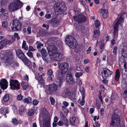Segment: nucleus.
<instances>
[{
  "instance_id": "1",
  "label": "nucleus",
  "mask_w": 127,
  "mask_h": 127,
  "mask_svg": "<svg viewBox=\"0 0 127 127\" xmlns=\"http://www.w3.org/2000/svg\"><path fill=\"white\" fill-rule=\"evenodd\" d=\"M65 42L71 48H74L76 52H81L84 47L83 44L82 43L77 44L76 40L71 36H67L65 39Z\"/></svg>"
},
{
  "instance_id": "12",
  "label": "nucleus",
  "mask_w": 127,
  "mask_h": 127,
  "mask_svg": "<svg viewBox=\"0 0 127 127\" xmlns=\"http://www.w3.org/2000/svg\"><path fill=\"white\" fill-rule=\"evenodd\" d=\"M8 83L7 80L4 78H3L0 80V86L1 88L3 90L6 89L8 87Z\"/></svg>"
},
{
  "instance_id": "13",
  "label": "nucleus",
  "mask_w": 127,
  "mask_h": 127,
  "mask_svg": "<svg viewBox=\"0 0 127 127\" xmlns=\"http://www.w3.org/2000/svg\"><path fill=\"white\" fill-rule=\"evenodd\" d=\"M47 49L48 52L51 53V54L59 52L58 48L54 45L48 46Z\"/></svg>"
},
{
  "instance_id": "52",
  "label": "nucleus",
  "mask_w": 127,
  "mask_h": 127,
  "mask_svg": "<svg viewBox=\"0 0 127 127\" xmlns=\"http://www.w3.org/2000/svg\"><path fill=\"white\" fill-rule=\"evenodd\" d=\"M126 61L125 60V61H123V63H124V68H125L126 69L125 70V71L126 72V69H127V60H126Z\"/></svg>"
},
{
  "instance_id": "23",
  "label": "nucleus",
  "mask_w": 127,
  "mask_h": 127,
  "mask_svg": "<svg viewBox=\"0 0 127 127\" xmlns=\"http://www.w3.org/2000/svg\"><path fill=\"white\" fill-rule=\"evenodd\" d=\"M44 75V73H42L41 75L38 74L35 76V78L38 80L39 83L40 85H43L44 83V80L42 78V76Z\"/></svg>"
},
{
  "instance_id": "2",
  "label": "nucleus",
  "mask_w": 127,
  "mask_h": 127,
  "mask_svg": "<svg viewBox=\"0 0 127 127\" xmlns=\"http://www.w3.org/2000/svg\"><path fill=\"white\" fill-rule=\"evenodd\" d=\"M59 67L61 72L58 73L56 81L57 84L60 86L64 81V75L66 73L69 68V65L67 63L64 62L60 64Z\"/></svg>"
},
{
  "instance_id": "64",
  "label": "nucleus",
  "mask_w": 127,
  "mask_h": 127,
  "mask_svg": "<svg viewBox=\"0 0 127 127\" xmlns=\"http://www.w3.org/2000/svg\"><path fill=\"white\" fill-rule=\"evenodd\" d=\"M42 27L44 28H46V30H47L49 29V26L48 24H44L42 25Z\"/></svg>"
},
{
  "instance_id": "46",
  "label": "nucleus",
  "mask_w": 127,
  "mask_h": 127,
  "mask_svg": "<svg viewBox=\"0 0 127 127\" xmlns=\"http://www.w3.org/2000/svg\"><path fill=\"white\" fill-rule=\"evenodd\" d=\"M117 49V48L116 46H114V47L113 48V52L114 55H115L116 54Z\"/></svg>"
},
{
  "instance_id": "25",
  "label": "nucleus",
  "mask_w": 127,
  "mask_h": 127,
  "mask_svg": "<svg viewBox=\"0 0 127 127\" xmlns=\"http://www.w3.org/2000/svg\"><path fill=\"white\" fill-rule=\"evenodd\" d=\"M8 109L6 108L1 107L0 109V112L1 114H3L5 118L7 117L6 114L9 113Z\"/></svg>"
},
{
  "instance_id": "8",
  "label": "nucleus",
  "mask_w": 127,
  "mask_h": 127,
  "mask_svg": "<svg viewBox=\"0 0 127 127\" xmlns=\"http://www.w3.org/2000/svg\"><path fill=\"white\" fill-rule=\"evenodd\" d=\"M54 8L58 10V12L59 14L64 13L66 10L65 5L64 3H61L57 2L54 4Z\"/></svg>"
},
{
  "instance_id": "61",
  "label": "nucleus",
  "mask_w": 127,
  "mask_h": 127,
  "mask_svg": "<svg viewBox=\"0 0 127 127\" xmlns=\"http://www.w3.org/2000/svg\"><path fill=\"white\" fill-rule=\"evenodd\" d=\"M23 96L21 94L17 96V98L18 100H20L22 99Z\"/></svg>"
},
{
  "instance_id": "48",
  "label": "nucleus",
  "mask_w": 127,
  "mask_h": 127,
  "mask_svg": "<svg viewBox=\"0 0 127 127\" xmlns=\"http://www.w3.org/2000/svg\"><path fill=\"white\" fill-rule=\"evenodd\" d=\"M27 54L30 58H32L33 57L32 53L30 51H28V52L27 53Z\"/></svg>"
},
{
  "instance_id": "29",
  "label": "nucleus",
  "mask_w": 127,
  "mask_h": 127,
  "mask_svg": "<svg viewBox=\"0 0 127 127\" xmlns=\"http://www.w3.org/2000/svg\"><path fill=\"white\" fill-rule=\"evenodd\" d=\"M51 23L53 27H55V25L59 24V20H57L56 18H53L51 20Z\"/></svg>"
},
{
  "instance_id": "14",
  "label": "nucleus",
  "mask_w": 127,
  "mask_h": 127,
  "mask_svg": "<svg viewBox=\"0 0 127 127\" xmlns=\"http://www.w3.org/2000/svg\"><path fill=\"white\" fill-rule=\"evenodd\" d=\"M12 96L11 95L9 94H6L3 96V98L1 99V102L3 104L5 103L8 102V101H12V99L11 98Z\"/></svg>"
},
{
  "instance_id": "56",
  "label": "nucleus",
  "mask_w": 127,
  "mask_h": 127,
  "mask_svg": "<svg viewBox=\"0 0 127 127\" xmlns=\"http://www.w3.org/2000/svg\"><path fill=\"white\" fill-rule=\"evenodd\" d=\"M35 49H34L33 47L32 46H30L29 47V49L28 51H35Z\"/></svg>"
},
{
  "instance_id": "19",
  "label": "nucleus",
  "mask_w": 127,
  "mask_h": 127,
  "mask_svg": "<svg viewBox=\"0 0 127 127\" xmlns=\"http://www.w3.org/2000/svg\"><path fill=\"white\" fill-rule=\"evenodd\" d=\"M123 47V48L122 49V52L121 53L122 56L124 58H127V47L126 45H122L121 47ZM123 48V47H122Z\"/></svg>"
},
{
  "instance_id": "17",
  "label": "nucleus",
  "mask_w": 127,
  "mask_h": 127,
  "mask_svg": "<svg viewBox=\"0 0 127 127\" xmlns=\"http://www.w3.org/2000/svg\"><path fill=\"white\" fill-rule=\"evenodd\" d=\"M41 53L42 56L43 60L47 63L48 61L47 57V53L46 50L44 48L42 49L41 51Z\"/></svg>"
},
{
  "instance_id": "54",
  "label": "nucleus",
  "mask_w": 127,
  "mask_h": 127,
  "mask_svg": "<svg viewBox=\"0 0 127 127\" xmlns=\"http://www.w3.org/2000/svg\"><path fill=\"white\" fill-rule=\"evenodd\" d=\"M38 101L36 99H34L33 101V104L34 106L37 105L38 104Z\"/></svg>"
},
{
  "instance_id": "63",
  "label": "nucleus",
  "mask_w": 127,
  "mask_h": 127,
  "mask_svg": "<svg viewBox=\"0 0 127 127\" xmlns=\"http://www.w3.org/2000/svg\"><path fill=\"white\" fill-rule=\"evenodd\" d=\"M4 45L1 40L0 41V49H2L3 48Z\"/></svg>"
},
{
  "instance_id": "3",
  "label": "nucleus",
  "mask_w": 127,
  "mask_h": 127,
  "mask_svg": "<svg viewBox=\"0 0 127 127\" xmlns=\"http://www.w3.org/2000/svg\"><path fill=\"white\" fill-rule=\"evenodd\" d=\"M3 57L2 59L4 60L5 62L10 66L13 68L19 66L18 63L17 62H14V55L13 52L9 51L3 54Z\"/></svg>"
},
{
  "instance_id": "7",
  "label": "nucleus",
  "mask_w": 127,
  "mask_h": 127,
  "mask_svg": "<svg viewBox=\"0 0 127 127\" xmlns=\"http://www.w3.org/2000/svg\"><path fill=\"white\" fill-rule=\"evenodd\" d=\"M98 73L102 78H109L112 74V71H110L108 68L105 67L100 68L98 71Z\"/></svg>"
},
{
  "instance_id": "36",
  "label": "nucleus",
  "mask_w": 127,
  "mask_h": 127,
  "mask_svg": "<svg viewBox=\"0 0 127 127\" xmlns=\"http://www.w3.org/2000/svg\"><path fill=\"white\" fill-rule=\"evenodd\" d=\"M25 110V108L23 106H20L19 109V113L20 115H22L23 114Z\"/></svg>"
},
{
  "instance_id": "15",
  "label": "nucleus",
  "mask_w": 127,
  "mask_h": 127,
  "mask_svg": "<svg viewBox=\"0 0 127 127\" xmlns=\"http://www.w3.org/2000/svg\"><path fill=\"white\" fill-rule=\"evenodd\" d=\"M66 82L69 84L73 85L75 83V80L71 74H69L66 76Z\"/></svg>"
},
{
  "instance_id": "33",
  "label": "nucleus",
  "mask_w": 127,
  "mask_h": 127,
  "mask_svg": "<svg viewBox=\"0 0 127 127\" xmlns=\"http://www.w3.org/2000/svg\"><path fill=\"white\" fill-rule=\"evenodd\" d=\"M76 118L74 116L72 117L70 119L69 122L70 124L72 126L74 125L75 124Z\"/></svg>"
},
{
  "instance_id": "59",
  "label": "nucleus",
  "mask_w": 127,
  "mask_h": 127,
  "mask_svg": "<svg viewBox=\"0 0 127 127\" xmlns=\"http://www.w3.org/2000/svg\"><path fill=\"white\" fill-rule=\"evenodd\" d=\"M41 111L43 114H46L47 110L45 108H43L42 109Z\"/></svg>"
},
{
  "instance_id": "39",
  "label": "nucleus",
  "mask_w": 127,
  "mask_h": 127,
  "mask_svg": "<svg viewBox=\"0 0 127 127\" xmlns=\"http://www.w3.org/2000/svg\"><path fill=\"white\" fill-rule=\"evenodd\" d=\"M95 28L98 29L99 28V27L100 26V22L98 20H96L95 22Z\"/></svg>"
},
{
  "instance_id": "22",
  "label": "nucleus",
  "mask_w": 127,
  "mask_h": 127,
  "mask_svg": "<svg viewBox=\"0 0 127 127\" xmlns=\"http://www.w3.org/2000/svg\"><path fill=\"white\" fill-rule=\"evenodd\" d=\"M16 53L17 57L21 60L23 59V58L25 56L24 54L21 49H17L16 51Z\"/></svg>"
},
{
  "instance_id": "43",
  "label": "nucleus",
  "mask_w": 127,
  "mask_h": 127,
  "mask_svg": "<svg viewBox=\"0 0 127 127\" xmlns=\"http://www.w3.org/2000/svg\"><path fill=\"white\" fill-rule=\"evenodd\" d=\"M12 122L13 124L15 125H16L18 124V121L16 118H13L12 119Z\"/></svg>"
},
{
  "instance_id": "44",
  "label": "nucleus",
  "mask_w": 127,
  "mask_h": 127,
  "mask_svg": "<svg viewBox=\"0 0 127 127\" xmlns=\"http://www.w3.org/2000/svg\"><path fill=\"white\" fill-rule=\"evenodd\" d=\"M49 99L51 102V104L52 105H54L55 103V101L54 98L52 97H50Z\"/></svg>"
},
{
  "instance_id": "20",
  "label": "nucleus",
  "mask_w": 127,
  "mask_h": 127,
  "mask_svg": "<svg viewBox=\"0 0 127 127\" xmlns=\"http://www.w3.org/2000/svg\"><path fill=\"white\" fill-rule=\"evenodd\" d=\"M99 12L104 18H106L108 17V12L107 10L103 9H99L98 11Z\"/></svg>"
},
{
  "instance_id": "35",
  "label": "nucleus",
  "mask_w": 127,
  "mask_h": 127,
  "mask_svg": "<svg viewBox=\"0 0 127 127\" xmlns=\"http://www.w3.org/2000/svg\"><path fill=\"white\" fill-rule=\"evenodd\" d=\"M1 41L4 45L9 44L12 43L11 40H9L6 38L4 39Z\"/></svg>"
},
{
  "instance_id": "28",
  "label": "nucleus",
  "mask_w": 127,
  "mask_h": 127,
  "mask_svg": "<svg viewBox=\"0 0 127 127\" xmlns=\"http://www.w3.org/2000/svg\"><path fill=\"white\" fill-rule=\"evenodd\" d=\"M115 79L116 81H118L120 77V72L118 69H117L115 71Z\"/></svg>"
},
{
  "instance_id": "24",
  "label": "nucleus",
  "mask_w": 127,
  "mask_h": 127,
  "mask_svg": "<svg viewBox=\"0 0 127 127\" xmlns=\"http://www.w3.org/2000/svg\"><path fill=\"white\" fill-rule=\"evenodd\" d=\"M57 38L55 37H51L49 39L48 43L50 45H54L57 44L56 42L57 41Z\"/></svg>"
},
{
  "instance_id": "53",
  "label": "nucleus",
  "mask_w": 127,
  "mask_h": 127,
  "mask_svg": "<svg viewBox=\"0 0 127 127\" xmlns=\"http://www.w3.org/2000/svg\"><path fill=\"white\" fill-rule=\"evenodd\" d=\"M14 37L16 38L17 40H19L20 39V37L18 35V34L17 33H14Z\"/></svg>"
},
{
  "instance_id": "6",
  "label": "nucleus",
  "mask_w": 127,
  "mask_h": 127,
  "mask_svg": "<svg viewBox=\"0 0 127 127\" xmlns=\"http://www.w3.org/2000/svg\"><path fill=\"white\" fill-rule=\"evenodd\" d=\"M56 82V84L53 83L51 85H49L47 86L46 89L45 90V92L47 93L50 94H54L56 93L57 91L58 88V85L59 88H61V86L62 85V83L61 86L58 85Z\"/></svg>"
},
{
  "instance_id": "27",
  "label": "nucleus",
  "mask_w": 127,
  "mask_h": 127,
  "mask_svg": "<svg viewBox=\"0 0 127 127\" xmlns=\"http://www.w3.org/2000/svg\"><path fill=\"white\" fill-rule=\"evenodd\" d=\"M53 72L52 70L50 69L48 71L47 74L49 79L53 81L54 79V76L53 74Z\"/></svg>"
},
{
  "instance_id": "60",
  "label": "nucleus",
  "mask_w": 127,
  "mask_h": 127,
  "mask_svg": "<svg viewBox=\"0 0 127 127\" xmlns=\"http://www.w3.org/2000/svg\"><path fill=\"white\" fill-rule=\"evenodd\" d=\"M100 62V60L99 58H97V60L95 65L96 66H98V64Z\"/></svg>"
},
{
  "instance_id": "40",
  "label": "nucleus",
  "mask_w": 127,
  "mask_h": 127,
  "mask_svg": "<svg viewBox=\"0 0 127 127\" xmlns=\"http://www.w3.org/2000/svg\"><path fill=\"white\" fill-rule=\"evenodd\" d=\"M83 73L81 72H77L75 73V76L76 78H80V77L81 76L83 75Z\"/></svg>"
},
{
  "instance_id": "45",
  "label": "nucleus",
  "mask_w": 127,
  "mask_h": 127,
  "mask_svg": "<svg viewBox=\"0 0 127 127\" xmlns=\"http://www.w3.org/2000/svg\"><path fill=\"white\" fill-rule=\"evenodd\" d=\"M73 11L75 13L78 14L80 12V10L77 8H74Z\"/></svg>"
},
{
  "instance_id": "49",
  "label": "nucleus",
  "mask_w": 127,
  "mask_h": 127,
  "mask_svg": "<svg viewBox=\"0 0 127 127\" xmlns=\"http://www.w3.org/2000/svg\"><path fill=\"white\" fill-rule=\"evenodd\" d=\"M43 46V44L42 43H39L37 44V48L38 49L39 51V50H40L41 46Z\"/></svg>"
},
{
  "instance_id": "41",
  "label": "nucleus",
  "mask_w": 127,
  "mask_h": 127,
  "mask_svg": "<svg viewBox=\"0 0 127 127\" xmlns=\"http://www.w3.org/2000/svg\"><path fill=\"white\" fill-rule=\"evenodd\" d=\"M76 80L77 84L79 86H81L82 84V82L80 79L76 78Z\"/></svg>"
},
{
  "instance_id": "50",
  "label": "nucleus",
  "mask_w": 127,
  "mask_h": 127,
  "mask_svg": "<svg viewBox=\"0 0 127 127\" xmlns=\"http://www.w3.org/2000/svg\"><path fill=\"white\" fill-rule=\"evenodd\" d=\"M123 75H122V83L124 84H126V78L125 77H124Z\"/></svg>"
},
{
  "instance_id": "47",
  "label": "nucleus",
  "mask_w": 127,
  "mask_h": 127,
  "mask_svg": "<svg viewBox=\"0 0 127 127\" xmlns=\"http://www.w3.org/2000/svg\"><path fill=\"white\" fill-rule=\"evenodd\" d=\"M108 78H103V79L102 80V82L104 84H107L108 80H106V79Z\"/></svg>"
},
{
  "instance_id": "51",
  "label": "nucleus",
  "mask_w": 127,
  "mask_h": 127,
  "mask_svg": "<svg viewBox=\"0 0 127 127\" xmlns=\"http://www.w3.org/2000/svg\"><path fill=\"white\" fill-rule=\"evenodd\" d=\"M80 101V104L81 106H83L85 104V100H83L81 99V100L80 101V100H78V102H79V101Z\"/></svg>"
},
{
  "instance_id": "5",
  "label": "nucleus",
  "mask_w": 127,
  "mask_h": 127,
  "mask_svg": "<svg viewBox=\"0 0 127 127\" xmlns=\"http://www.w3.org/2000/svg\"><path fill=\"white\" fill-rule=\"evenodd\" d=\"M23 5L22 3L20 0H15L13 2L9 5L8 9L10 12H14L18 9L19 7H22Z\"/></svg>"
},
{
  "instance_id": "38",
  "label": "nucleus",
  "mask_w": 127,
  "mask_h": 127,
  "mask_svg": "<svg viewBox=\"0 0 127 127\" xmlns=\"http://www.w3.org/2000/svg\"><path fill=\"white\" fill-rule=\"evenodd\" d=\"M63 123H64V124L66 126H67L68 125V121L66 117H64L63 118Z\"/></svg>"
},
{
  "instance_id": "9",
  "label": "nucleus",
  "mask_w": 127,
  "mask_h": 127,
  "mask_svg": "<svg viewBox=\"0 0 127 127\" xmlns=\"http://www.w3.org/2000/svg\"><path fill=\"white\" fill-rule=\"evenodd\" d=\"M124 18L122 17L121 16H120L119 18L118 19L117 22L115 23L113 30V33L115 35H117L118 32L119 30L118 28L119 27V25H120L122 27V23H124Z\"/></svg>"
},
{
  "instance_id": "57",
  "label": "nucleus",
  "mask_w": 127,
  "mask_h": 127,
  "mask_svg": "<svg viewBox=\"0 0 127 127\" xmlns=\"http://www.w3.org/2000/svg\"><path fill=\"white\" fill-rule=\"evenodd\" d=\"M7 23L6 21H4L2 22V26L4 28H6L7 26Z\"/></svg>"
},
{
  "instance_id": "58",
  "label": "nucleus",
  "mask_w": 127,
  "mask_h": 127,
  "mask_svg": "<svg viewBox=\"0 0 127 127\" xmlns=\"http://www.w3.org/2000/svg\"><path fill=\"white\" fill-rule=\"evenodd\" d=\"M85 70L88 73L90 72V68L89 66H86L85 68Z\"/></svg>"
},
{
  "instance_id": "55",
  "label": "nucleus",
  "mask_w": 127,
  "mask_h": 127,
  "mask_svg": "<svg viewBox=\"0 0 127 127\" xmlns=\"http://www.w3.org/2000/svg\"><path fill=\"white\" fill-rule=\"evenodd\" d=\"M70 92L69 90H66L64 93V94L65 96H67L69 95V94H70Z\"/></svg>"
},
{
  "instance_id": "30",
  "label": "nucleus",
  "mask_w": 127,
  "mask_h": 127,
  "mask_svg": "<svg viewBox=\"0 0 127 127\" xmlns=\"http://www.w3.org/2000/svg\"><path fill=\"white\" fill-rule=\"evenodd\" d=\"M94 37L95 38H97L100 35V31L99 28L95 30L94 31Z\"/></svg>"
},
{
  "instance_id": "26",
  "label": "nucleus",
  "mask_w": 127,
  "mask_h": 127,
  "mask_svg": "<svg viewBox=\"0 0 127 127\" xmlns=\"http://www.w3.org/2000/svg\"><path fill=\"white\" fill-rule=\"evenodd\" d=\"M79 20L78 21L79 23L84 22L87 21L86 17L83 14L79 15Z\"/></svg>"
},
{
  "instance_id": "62",
  "label": "nucleus",
  "mask_w": 127,
  "mask_h": 127,
  "mask_svg": "<svg viewBox=\"0 0 127 127\" xmlns=\"http://www.w3.org/2000/svg\"><path fill=\"white\" fill-rule=\"evenodd\" d=\"M64 124L63 121H60L57 123V125L59 126H62Z\"/></svg>"
},
{
  "instance_id": "16",
  "label": "nucleus",
  "mask_w": 127,
  "mask_h": 127,
  "mask_svg": "<svg viewBox=\"0 0 127 127\" xmlns=\"http://www.w3.org/2000/svg\"><path fill=\"white\" fill-rule=\"evenodd\" d=\"M53 56V59L55 61H59L62 59L61 53L60 52H58L53 54H51Z\"/></svg>"
},
{
  "instance_id": "32",
  "label": "nucleus",
  "mask_w": 127,
  "mask_h": 127,
  "mask_svg": "<svg viewBox=\"0 0 127 127\" xmlns=\"http://www.w3.org/2000/svg\"><path fill=\"white\" fill-rule=\"evenodd\" d=\"M32 98L30 97H28L27 98H25L23 100L24 103H27L29 104L31 103L32 102Z\"/></svg>"
},
{
  "instance_id": "37",
  "label": "nucleus",
  "mask_w": 127,
  "mask_h": 127,
  "mask_svg": "<svg viewBox=\"0 0 127 127\" xmlns=\"http://www.w3.org/2000/svg\"><path fill=\"white\" fill-rule=\"evenodd\" d=\"M26 43L25 40L23 41L22 48L24 49L25 50H27L28 49V47L27 46H26Z\"/></svg>"
},
{
  "instance_id": "34",
  "label": "nucleus",
  "mask_w": 127,
  "mask_h": 127,
  "mask_svg": "<svg viewBox=\"0 0 127 127\" xmlns=\"http://www.w3.org/2000/svg\"><path fill=\"white\" fill-rule=\"evenodd\" d=\"M1 18H2L5 20H7L8 19L9 17V15L8 12L2 14V16H1Z\"/></svg>"
},
{
  "instance_id": "18",
  "label": "nucleus",
  "mask_w": 127,
  "mask_h": 127,
  "mask_svg": "<svg viewBox=\"0 0 127 127\" xmlns=\"http://www.w3.org/2000/svg\"><path fill=\"white\" fill-rule=\"evenodd\" d=\"M21 60L25 64L28 66L30 69H31L32 66L31 65V62L26 56L23 58Z\"/></svg>"
},
{
  "instance_id": "31",
  "label": "nucleus",
  "mask_w": 127,
  "mask_h": 127,
  "mask_svg": "<svg viewBox=\"0 0 127 127\" xmlns=\"http://www.w3.org/2000/svg\"><path fill=\"white\" fill-rule=\"evenodd\" d=\"M112 33L113 36V39L112 40L110 41V42L111 44L112 45V46H113L114 45L115 43V39H116L118 37V32L117 35H115V34L113 33V32Z\"/></svg>"
},
{
  "instance_id": "21",
  "label": "nucleus",
  "mask_w": 127,
  "mask_h": 127,
  "mask_svg": "<svg viewBox=\"0 0 127 127\" xmlns=\"http://www.w3.org/2000/svg\"><path fill=\"white\" fill-rule=\"evenodd\" d=\"M50 121L51 120L48 118L44 119L42 127H50Z\"/></svg>"
},
{
  "instance_id": "11",
  "label": "nucleus",
  "mask_w": 127,
  "mask_h": 127,
  "mask_svg": "<svg viewBox=\"0 0 127 127\" xmlns=\"http://www.w3.org/2000/svg\"><path fill=\"white\" fill-rule=\"evenodd\" d=\"M22 24L21 22L18 20H14L12 23V25L14 26L12 27V31H15L20 30L22 29Z\"/></svg>"
},
{
  "instance_id": "4",
  "label": "nucleus",
  "mask_w": 127,
  "mask_h": 127,
  "mask_svg": "<svg viewBox=\"0 0 127 127\" xmlns=\"http://www.w3.org/2000/svg\"><path fill=\"white\" fill-rule=\"evenodd\" d=\"M117 109L112 111V114L110 117L111 121L110 122V127H120L121 119L120 116L115 112Z\"/></svg>"
},
{
  "instance_id": "10",
  "label": "nucleus",
  "mask_w": 127,
  "mask_h": 127,
  "mask_svg": "<svg viewBox=\"0 0 127 127\" xmlns=\"http://www.w3.org/2000/svg\"><path fill=\"white\" fill-rule=\"evenodd\" d=\"M10 86L13 90H19L20 89V84L17 80L11 79L10 80Z\"/></svg>"
},
{
  "instance_id": "42",
  "label": "nucleus",
  "mask_w": 127,
  "mask_h": 127,
  "mask_svg": "<svg viewBox=\"0 0 127 127\" xmlns=\"http://www.w3.org/2000/svg\"><path fill=\"white\" fill-rule=\"evenodd\" d=\"M34 113V110L33 109L30 110L28 112V114L29 116H33Z\"/></svg>"
}]
</instances>
